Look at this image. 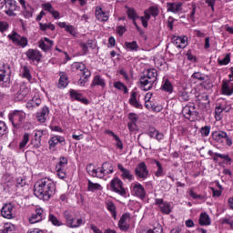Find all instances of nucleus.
I'll list each match as a JSON object with an SVG mask.
<instances>
[{
    "mask_svg": "<svg viewBox=\"0 0 233 233\" xmlns=\"http://www.w3.org/2000/svg\"><path fill=\"white\" fill-rule=\"evenodd\" d=\"M56 192V184L50 178H42L35 184L34 194L38 199L48 201Z\"/></svg>",
    "mask_w": 233,
    "mask_h": 233,
    "instance_id": "1",
    "label": "nucleus"
},
{
    "mask_svg": "<svg viewBox=\"0 0 233 233\" xmlns=\"http://www.w3.org/2000/svg\"><path fill=\"white\" fill-rule=\"evenodd\" d=\"M156 81H157V70L155 68L147 69L139 78L141 90H144L145 92L152 90Z\"/></svg>",
    "mask_w": 233,
    "mask_h": 233,
    "instance_id": "2",
    "label": "nucleus"
},
{
    "mask_svg": "<svg viewBox=\"0 0 233 233\" xmlns=\"http://www.w3.org/2000/svg\"><path fill=\"white\" fill-rule=\"evenodd\" d=\"M25 117L26 114L23 112V110H14L8 115V119L14 128H19L20 126L23 125V121H25Z\"/></svg>",
    "mask_w": 233,
    "mask_h": 233,
    "instance_id": "3",
    "label": "nucleus"
},
{
    "mask_svg": "<svg viewBox=\"0 0 233 233\" xmlns=\"http://www.w3.org/2000/svg\"><path fill=\"white\" fill-rule=\"evenodd\" d=\"M213 140L218 145H223L226 141L228 147H232V138L225 131H214L211 135Z\"/></svg>",
    "mask_w": 233,
    "mask_h": 233,
    "instance_id": "4",
    "label": "nucleus"
},
{
    "mask_svg": "<svg viewBox=\"0 0 233 233\" xmlns=\"http://www.w3.org/2000/svg\"><path fill=\"white\" fill-rule=\"evenodd\" d=\"M110 187L113 192L119 194L122 198H127V189L123 187V180L119 177H115L110 182Z\"/></svg>",
    "mask_w": 233,
    "mask_h": 233,
    "instance_id": "5",
    "label": "nucleus"
},
{
    "mask_svg": "<svg viewBox=\"0 0 233 233\" xmlns=\"http://www.w3.org/2000/svg\"><path fill=\"white\" fill-rule=\"evenodd\" d=\"M182 114L188 121H194V119H197L198 116H199V113L196 110V105L194 104L186 105L182 109Z\"/></svg>",
    "mask_w": 233,
    "mask_h": 233,
    "instance_id": "6",
    "label": "nucleus"
},
{
    "mask_svg": "<svg viewBox=\"0 0 233 233\" xmlns=\"http://www.w3.org/2000/svg\"><path fill=\"white\" fill-rule=\"evenodd\" d=\"M7 37L14 45H16V46H21L22 48L28 46V38H26V36H21L15 31H13Z\"/></svg>",
    "mask_w": 233,
    "mask_h": 233,
    "instance_id": "7",
    "label": "nucleus"
},
{
    "mask_svg": "<svg viewBox=\"0 0 233 233\" xmlns=\"http://www.w3.org/2000/svg\"><path fill=\"white\" fill-rule=\"evenodd\" d=\"M11 74L10 65L5 64V62H0V81L3 83H10Z\"/></svg>",
    "mask_w": 233,
    "mask_h": 233,
    "instance_id": "8",
    "label": "nucleus"
},
{
    "mask_svg": "<svg viewBox=\"0 0 233 233\" xmlns=\"http://www.w3.org/2000/svg\"><path fill=\"white\" fill-rule=\"evenodd\" d=\"M131 193L133 194V196H136L140 199H145L147 196V191L145 190V187L139 184V182H134L131 184Z\"/></svg>",
    "mask_w": 233,
    "mask_h": 233,
    "instance_id": "9",
    "label": "nucleus"
},
{
    "mask_svg": "<svg viewBox=\"0 0 233 233\" xmlns=\"http://www.w3.org/2000/svg\"><path fill=\"white\" fill-rule=\"evenodd\" d=\"M1 215L5 219H14L15 218V211H14V205L12 203L5 204L1 209Z\"/></svg>",
    "mask_w": 233,
    "mask_h": 233,
    "instance_id": "10",
    "label": "nucleus"
},
{
    "mask_svg": "<svg viewBox=\"0 0 233 233\" xmlns=\"http://www.w3.org/2000/svg\"><path fill=\"white\" fill-rule=\"evenodd\" d=\"M117 168L121 172L120 177L123 179V181H134V174H132V171L130 169L125 167L123 164H117Z\"/></svg>",
    "mask_w": 233,
    "mask_h": 233,
    "instance_id": "11",
    "label": "nucleus"
},
{
    "mask_svg": "<svg viewBox=\"0 0 233 233\" xmlns=\"http://www.w3.org/2000/svg\"><path fill=\"white\" fill-rule=\"evenodd\" d=\"M135 175L139 179H147L148 177V168L147 167V164L145 162L139 163L135 168Z\"/></svg>",
    "mask_w": 233,
    "mask_h": 233,
    "instance_id": "12",
    "label": "nucleus"
},
{
    "mask_svg": "<svg viewBox=\"0 0 233 233\" xmlns=\"http://www.w3.org/2000/svg\"><path fill=\"white\" fill-rule=\"evenodd\" d=\"M108 174H114V166L109 162H104L102 167H99V179H103L105 176Z\"/></svg>",
    "mask_w": 233,
    "mask_h": 233,
    "instance_id": "13",
    "label": "nucleus"
},
{
    "mask_svg": "<svg viewBox=\"0 0 233 233\" xmlns=\"http://www.w3.org/2000/svg\"><path fill=\"white\" fill-rule=\"evenodd\" d=\"M25 56L29 61H36V63H39L41 57H43V55H41V52L37 49H28Z\"/></svg>",
    "mask_w": 233,
    "mask_h": 233,
    "instance_id": "14",
    "label": "nucleus"
},
{
    "mask_svg": "<svg viewBox=\"0 0 233 233\" xmlns=\"http://www.w3.org/2000/svg\"><path fill=\"white\" fill-rule=\"evenodd\" d=\"M43 219H45V211L43 208H36L35 212L29 218V223H39V221H43Z\"/></svg>",
    "mask_w": 233,
    "mask_h": 233,
    "instance_id": "15",
    "label": "nucleus"
},
{
    "mask_svg": "<svg viewBox=\"0 0 233 233\" xmlns=\"http://www.w3.org/2000/svg\"><path fill=\"white\" fill-rule=\"evenodd\" d=\"M66 145V140L61 136H54L48 140L49 150H52L57 147V145Z\"/></svg>",
    "mask_w": 233,
    "mask_h": 233,
    "instance_id": "16",
    "label": "nucleus"
},
{
    "mask_svg": "<svg viewBox=\"0 0 233 233\" xmlns=\"http://www.w3.org/2000/svg\"><path fill=\"white\" fill-rule=\"evenodd\" d=\"M48 114H50V109L48 106H45L36 113V121H38V123H46V116Z\"/></svg>",
    "mask_w": 233,
    "mask_h": 233,
    "instance_id": "17",
    "label": "nucleus"
},
{
    "mask_svg": "<svg viewBox=\"0 0 233 233\" xmlns=\"http://www.w3.org/2000/svg\"><path fill=\"white\" fill-rule=\"evenodd\" d=\"M128 221H130V214L126 213L122 215L118 222V227L120 230H128V228H130V225L128 224Z\"/></svg>",
    "mask_w": 233,
    "mask_h": 233,
    "instance_id": "18",
    "label": "nucleus"
},
{
    "mask_svg": "<svg viewBox=\"0 0 233 233\" xmlns=\"http://www.w3.org/2000/svg\"><path fill=\"white\" fill-rule=\"evenodd\" d=\"M73 66L76 70L80 72L81 76H86V77H90V76H92V73L86 68V66L81 62H76Z\"/></svg>",
    "mask_w": 233,
    "mask_h": 233,
    "instance_id": "19",
    "label": "nucleus"
},
{
    "mask_svg": "<svg viewBox=\"0 0 233 233\" xmlns=\"http://www.w3.org/2000/svg\"><path fill=\"white\" fill-rule=\"evenodd\" d=\"M38 46L43 50V52H48L51 46H54V41L50 40L48 37H44L38 42Z\"/></svg>",
    "mask_w": 233,
    "mask_h": 233,
    "instance_id": "20",
    "label": "nucleus"
},
{
    "mask_svg": "<svg viewBox=\"0 0 233 233\" xmlns=\"http://www.w3.org/2000/svg\"><path fill=\"white\" fill-rule=\"evenodd\" d=\"M29 92H30V89H28V87H26L25 85H22L20 86L19 91L16 93L15 96V101H23V99H25V97L28 96Z\"/></svg>",
    "mask_w": 233,
    "mask_h": 233,
    "instance_id": "21",
    "label": "nucleus"
},
{
    "mask_svg": "<svg viewBox=\"0 0 233 233\" xmlns=\"http://www.w3.org/2000/svg\"><path fill=\"white\" fill-rule=\"evenodd\" d=\"M222 94L224 96H232L233 94V84L228 81H223L222 84Z\"/></svg>",
    "mask_w": 233,
    "mask_h": 233,
    "instance_id": "22",
    "label": "nucleus"
},
{
    "mask_svg": "<svg viewBox=\"0 0 233 233\" xmlns=\"http://www.w3.org/2000/svg\"><path fill=\"white\" fill-rule=\"evenodd\" d=\"M95 15L97 21L106 22L108 21V14H106L101 7H96Z\"/></svg>",
    "mask_w": 233,
    "mask_h": 233,
    "instance_id": "23",
    "label": "nucleus"
},
{
    "mask_svg": "<svg viewBox=\"0 0 233 233\" xmlns=\"http://www.w3.org/2000/svg\"><path fill=\"white\" fill-rule=\"evenodd\" d=\"M172 43L175 44L177 48H185L187 46V37L174 36Z\"/></svg>",
    "mask_w": 233,
    "mask_h": 233,
    "instance_id": "24",
    "label": "nucleus"
},
{
    "mask_svg": "<svg viewBox=\"0 0 233 233\" xmlns=\"http://www.w3.org/2000/svg\"><path fill=\"white\" fill-rule=\"evenodd\" d=\"M94 86H101V88H105V86H106V83L103 77H101L99 75H96L94 76L91 83V88H94Z\"/></svg>",
    "mask_w": 233,
    "mask_h": 233,
    "instance_id": "25",
    "label": "nucleus"
},
{
    "mask_svg": "<svg viewBox=\"0 0 233 233\" xmlns=\"http://www.w3.org/2000/svg\"><path fill=\"white\" fill-rule=\"evenodd\" d=\"M80 225H83V218H77V215H75V218L68 221L66 227L69 228H79Z\"/></svg>",
    "mask_w": 233,
    "mask_h": 233,
    "instance_id": "26",
    "label": "nucleus"
},
{
    "mask_svg": "<svg viewBox=\"0 0 233 233\" xmlns=\"http://www.w3.org/2000/svg\"><path fill=\"white\" fill-rule=\"evenodd\" d=\"M70 96L72 99H75L76 101H80V103H83L84 105H88V99L85 98L80 93H77L75 90H71Z\"/></svg>",
    "mask_w": 233,
    "mask_h": 233,
    "instance_id": "27",
    "label": "nucleus"
},
{
    "mask_svg": "<svg viewBox=\"0 0 233 233\" xmlns=\"http://www.w3.org/2000/svg\"><path fill=\"white\" fill-rule=\"evenodd\" d=\"M137 96V93L136 91H133L129 98V104L131 105V106H134L135 108L141 109L143 108V105L137 102V98H136Z\"/></svg>",
    "mask_w": 233,
    "mask_h": 233,
    "instance_id": "28",
    "label": "nucleus"
},
{
    "mask_svg": "<svg viewBox=\"0 0 233 233\" xmlns=\"http://www.w3.org/2000/svg\"><path fill=\"white\" fill-rule=\"evenodd\" d=\"M86 172L92 177L99 178V167L96 168V166H94V164H89L86 166Z\"/></svg>",
    "mask_w": 233,
    "mask_h": 233,
    "instance_id": "29",
    "label": "nucleus"
},
{
    "mask_svg": "<svg viewBox=\"0 0 233 233\" xmlns=\"http://www.w3.org/2000/svg\"><path fill=\"white\" fill-rule=\"evenodd\" d=\"M161 89L164 90V92H167V94H172V92H174V86H172L170 80L164 79L162 82Z\"/></svg>",
    "mask_w": 233,
    "mask_h": 233,
    "instance_id": "30",
    "label": "nucleus"
},
{
    "mask_svg": "<svg viewBox=\"0 0 233 233\" xmlns=\"http://www.w3.org/2000/svg\"><path fill=\"white\" fill-rule=\"evenodd\" d=\"M181 6H183V4L181 3H167V12H173V14H177V12H180Z\"/></svg>",
    "mask_w": 233,
    "mask_h": 233,
    "instance_id": "31",
    "label": "nucleus"
},
{
    "mask_svg": "<svg viewBox=\"0 0 233 233\" xmlns=\"http://www.w3.org/2000/svg\"><path fill=\"white\" fill-rule=\"evenodd\" d=\"M106 206L107 210L111 213L112 218L116 219L117 218V212L116 210V205L114 204V202H112L111 200H106Z\"/></svg>",
    "mask_w": 233,
    "mask_h": 233,
    "instance_id": "32",
    "label": "nucleus"
},
{
    "mask_svg": "<svg viewBox=\"0 0 233 233\" xmlns=\"http://www.w3.org/2000/svg\"><path fill=\"white\" fill-rule=\"evenodd\" d=\"M66 86H68V76L65 73H60L58 88H66Z\"/></svg>",
    "mask_w": 233,
    "mask_h": 233,
    "instance_id": "33",
    "label": "nucleus"
},
{
    "mask_svg": "<svg viewBox=\"0 0 233 233\" xmlns=\"http://www.w3.org/2000/svg\"><path fill=\"white\" fill-rule=\"evenodd\" d=\"M76 211L72 209L65 210L63 212V217L66 219V225H67V223L71 221L73 218H76Z\"/></svg>",
    "mask_w": 233,
    "mask_h": 233,
    "instance_id": "34",
    "label": "nucleus"
},
{
    "mask_svg": "<svg viewBox=\"0 0 233 233\" xmlns=\"http://www.w3.org/2000/svg\"><path fill=\"white\" fill-rule=\"evenodd\" d=\"M67 165H68V158L65 157H61L59 158V162L56 166V169L66 170Z\"/></svg>",
    "mask_w": 233,
    "mask_h": 233,
    "instance_id": "35",
    "label": "nucleus"
},
{
    "mask_svg": "<svg viewBox=\"0 0 233 233\" xmlns=\"http://www.w3.org/2000/svg\"><path fill=\"white\" fill-rule=\"evenodd\" d=\"M140 233H163V226L157 224L153 228L142 229Z\"/></svg>",
    "mask_w": 233,
    "mask_h": 233,
    "instance_id": "36",
    "label": "nucleus"
},
{
    "mask_svg": "<svg viewBox=\"0 0 233 233\" xmlns=\"http://www.w3.org/2000/svg\"><path fill=\"white\" fill-rule=\"evenodd\" d=\"M87 190L88 192H96V190H103V187H101L99 183H94L88 180Z\"/></svg>",
    "mask_w": 233,
    "mask_h": 233,
    "instance_id": "37",
    "label": "nucleus"
},
{
    "mask_svg": "<svg viewBox=\"0 0 233 233\" xmlns=\"http://www.w3.org/2000/svg\"><path fill=\"white\" fill-rule=\"evenodd\" d=\"M125 46L127 50H130L131 52H137L139 50V45H137V41L125 42Z\"/></svg>",
    "mask_w": 233,
    "mask_h": 233,
    "instance_id": "38",
    "label": "nucleus"
},
{
    "mask_svg": "<svg viewBox=\"0 0 233 233\" xmlns=\"http://www.w3.org/2000/svg\"><path fill=\"white\" fill-rule=\"evenodd\" d=\"M23 9L24 17H25L26 19H30V17L34 15V8L32 7V5H27L25 7H23Z\"/></svg>",
    "mask_w": 233,
    "mask_h": 233,
    "instance_id": "39",
    "label": "nucleus"
},
{
    "mask_svg": "<svg viewBox=\"0 0 233 233\" xmlns=\"http://www.w3.org/2000/svg\"><path fill=\"white\" fill-rule=\"evenodd\" d=\"M153 163L157 165V170L156 171L155 176L157 177H161L162 176H165V172L163 170V166L161 165V162L154 159Z\"/></svg>",
    "mask_w": 233,
    "mask_h": 233,
    "instance_id": "40",
    "label": "nucleus"
},
{
    "mask_svg": "<svg viewBox=\"0 0 233 233\" xmlns=\"http://www.w3.org/2000/svg\"><path fill=\"white\" fill-rule=\"evenodd\" d=\"M199 225L207 226L210 225V217L207 213H201L199 218Z\"/></svg>",
    "mask_w": 233,
    "mask_h": 233,
    "instance_id": "41",
    "label": "nucleus"
},
{
    "mask_svg": "<svg viewBox=\"0 0 233 233\" xmlns=\"http://www.w3.org/2000/svg\"><path fill=\"white\" fill-rule=\"evenodd\" d=\"M22 76L27 81H32V75L30 74V67L28 66H22Z\"/></svg>",
    "mask_w": 233,
    "mask_h": 233,
    "instance_id": "42",
    "label": "nucleus"
},
{
    "mask_svg": "<svg viewBox=\"0 0 233 233\" xmlns=\"http://www.w3.org/2000/svg\"><path fill=\"white\" fill-rule=\"evenodd\" d=\"M114 87L116 88V90H123L124 94H128V87H127V86L120 81L115 82Z\"/></svg>",
    "mask_w": 233,
    "mask_h": 233,
    "instance_id": "43",
    "label": "nucleus"
},
{
    "mask_svg": "<svg viewBox=\"0 0 233 233\" xmlns=\"http://www.w3.org/2000/svg\"><path fill=\"white\" fill-rule=\"evenodd\" d=\"M48 220L51 221L52 225L55 227H62L63 222L59 221L57 217H56L54 214H49Z\"/></svg>",
    "mask_w": 233,
    "mask_h": 233,
    "instance_id": "44",
    "label": "nucleus"
},
{
    "mask_svg": "<svg viewBox=\"0 0 233 233\" xmlns=\"http://www.w3.org/2000/svg\"><path fill=\"white\" fill-rule=\"evenodd\" d=\"M39 26L42 32H46V30H52V31L56 30V25L52 23H49V24L39 23Z\"/></svg>",
    "mask_w": 233,
    "mask_h": 233,
    "instance_id": "45",
    "label": "nucleus"
},
{
    "mask_svg": "<svg viewBox=\"0 0 233 233\" xmlns=\"http://www.w3.org/2000/svg\"><path fill=\"white\" fill-rule=\"evenodd\" d=\"M30 141V134L25 133L23 136V139L19 144V148L23 149L26 145H28V142Z\"/></svg>",
    "mask_w": 233,
    "mask_h": 233,
    "instance_id": "46",
    "label": "nucleus"
},
{
    "mask_svg": "<svg viewBox=\"0 0 233 233\" xmlns=\"http://www.w3.org/2000/svg\"><path fill=\"white\" fill-rule=\"evenodd\" d=\"M45 135V131L44 130H37L35 133V141H36V147H39L41 145V138L43 137V136Z\"/></svg>",
    "mask_w": 233,
    "mask_h": 233,
    "instance_id": "47",
    "label": "nucleus"
},
{
    "mask_svg": "<svg viewBox=\"0 0 233 233\" xmlns=\"http://www.w3.org/2000/svg\"><path fill=\"white\" fill-rule=\"evenodd\" d=\"M178 97L180 101H188L190 99V96L188 95V92H187V90L185 89L178 92Z\"/></svg>",
    "mask_w": 233,
    "mask_h": 233,
    "instance_id": "48",
    "label": "nucleus"
},
{
    "mask_svg": "<svg viewBox=\"0 0 233 233\" xmlns=\"http://www.w3.org/2000/svg\"><path fill=\"white\" fill-rule=\"evenodd\" d=\"M127 15L129 19H132L133 23H136V19H139V15L136 13V10L130 8L127 10Z\"/></svg>",
    "mask_w": 233,
    "mask_h": 233,
    "instance_id": "49",
    "label": "nucleus"
},
{
    "mask_svg": "<svg viewBox=\"0 0 233 233\" xmlns=\"http://www.w3.org/2000/svg\"><path fill=\"white\" fill-rule=\"evenodd\" d=\"M5 6L9 10H17V5H15V0H7Z\"/></svg>",
    "mask_w": 233,
    "mask_h": 233,
    "instance_id": "50",
    "label": "nucleus"
},
{
    "mask_svg": "<svg viewBox=\"0 0 233 233\" xmlns=\"http://www.w3.org/2000/svg\"><path fill=\"white\" fill-rule=\"evenodd\" d=\"M200 134H201L202 137H208V136H209V134H210V127L205 126V127H201Z\"/></svg>",
    "mask_w": 233,
    "mask_h": 233,
    "instance_id": "51",
    "label": "nucleus"
},
{
    "mask_svg": "<svg viewBox=\"0 0 233 233\" xmlns=\"http://www.w3.org/2000/svg\"><path fill=\"white\" fill-rule=\"evenodd\" d=\"M192 77L193 79H198V81H205V79L207 78V76L201 72H195L192 75Z\"/></svg>",
    "mask_w": 233,
    "mask_h": 233,
    "instance_id": "52",
    "label": "nucleus"
},
{
    "mask_svg": "<svg viewBox=\"0 0 233 233\" xmlns=\"http://www.w3.org/2000/svg\"><path fill=\"white\" fill-rule=\"evenodd\" d=\"M94 45V41L89 40L86 43L81 44V47L82 50H84V52H88V48H92Z\"/></svg>",
    "mask_w": 233,
    "mask_h": 233,
    "instance_id": "53",
    "label": "nucleus"
},
{
    "mask_svg": "<svg viewBox=\"0 0 233 233\" xmlns=\"http://www.w3.org/2000/svg\"><path fill=\"white\" fill-rule=\"evenodd\" d=\"M8 28H10V25L8 24V22L0 20V32H6Z\"/></svg>",
    "mask_w": 233,
    "mask_h": 233,
    "instance_id": "54",
    "label": "nucleus"
},
{
    "mask_svg": "<svg viewBox=\"0 0 233 233\" xmlns=\"http://www.w3.org/2000/svg\"><path fill=\"white\" fill-rule=\"evenodd\" d=\"M161 212L164 214H170V204L168 202H165L161 208H160Z\"/></svg>",
    "mask_w": 233,
    "mask_h": 233,
    "instance_id": "55",
    "label": "nucleus"
},
{
    "mask_svg": "<svg viewBox=\"0 0 233 233\" xmlns=\"http://www.w3.org/2000/svg\"><path fill=\"white\" fill-rule=\"evenodd\" d=\"M218 61L220 66L228 65L230 63V55L228 54L223 59H218Z\"/></svg>",
    "mask_w": 233,
    "mask_h": 233,
    "instance_id": "56",
    "label": "nucleus"
},
{
    "mask_svg": "<svg viewBox=\"0 0 233 233\" xmlns=\"http://www.w3.org/2000/svg\"><path fill=\"white\" fill-rule=\"evenodd\" d=\"M59 179H66V169H56Z\"/></svg>",
    "mask_w": 233,
    "mask_h": 233,
    "instance_id": "57",
    "label": "nucleus"
},
{
    "mask_svg": "<svg viewBox=\"0 0 233 233\" xmlns=\"http://www.w3.org/2000/svg\"><path fill=\"white\" fill-rule=\"evenodd\" d=\"M16 187L18 188H23V187H26V180L23 177H18L16 179Z\"/></svg>",
    "mask_w": 233,
    "mask_h": 233,
    "instance_id": "58",
    "label": "nucleus"
},
{
    "mask_svg": "<svg viewBox=\"0 0 233 233\" xmlns=\"http://www.w3.org/2000/svg\"><path fill=\"white\" fill-rule=\"evenodd\" d=\"M129 123H137L139 116L136 113L128 114Z\"/></svg>",
    "mask_w": 233,
    "mask_h": 233,
    "instance_id": "59",
    "label": "nucleus"
},
{
    "mask_svg": "<svg viewBox=\"0 0 233 233\" xmlns=\"http://www.w3.org/2000/svg\"><path fill=\"white\" fill-rule=\"evenodd\" d=\"M89 77L90 76H86L82 75V77L78 80L79 86H85V85H86V83L88 82Z\"/></svg>",
    "mask_w": 233,
    "mask_h": 233,
    "instance_id": "60",
    "label": "nucleus"
},
{
    "mask_svg": "<svg viewBox=\"0 0 233 233\" xmlns=\"http://www.w3.org/2000/svg\"><path fill=\"white\" fill-rule=\"evenodd\" d=\"M44 10H46V12H49V14L54 12V7L52 6V4L50 3H46L42 5Z\"/></svg>",
    "mask_w": 233,
    "mask_h": 233,
    "instance_id": "61",
    "label": "nucleus"
},
{
    "mask_svg": "<svg viewBox=\"0 0 233 233\" xmlns=\"http://www.w3.org/2000/svg\"><path fill=\"white\" fill-rule=\"evenodd\" d=\"M127 128L130 132H136L137 130V124L136 122H128Z\"/></svg>",
    "mask_w": 233,
    "mask_h": 233,
    "instance_id": "62",
    "label": "nucleus"
},
{
    "mask_svg": "<svg viewBox=\"0 0 233 233\" xmlns=\"http://www.w3.org/2000/svg\"><path fill=\"white\" fill-rule=\"evenodd\" d=\"M116 32L121 36L127 32V27H125V25H118L116 26Z\"/></svg>",
    "mask_w": 233,
    "mask_h": 233,
    "instance_id": "63",
    "label": "nucleus"
},
{
    "mask_svg": "<svg viewBox=\"0 0 233 233\" xmlns=\"http://www.w3.org/2000/svg\"><path fill=\"white\" fill-rule=\"evenodd\" d=\"M147 12H149V14L151 15H153V17H156V16H157V7H154V6H151V7H149V9L147 10Z\"/></svg>",
    "mask_w": 233,
    "mask_h": 233,
    "instance_id": "64",
    "label": "nucleus"
}]
</instances>
